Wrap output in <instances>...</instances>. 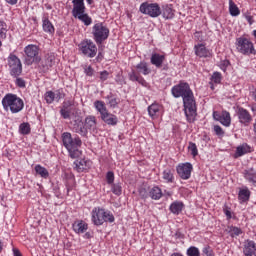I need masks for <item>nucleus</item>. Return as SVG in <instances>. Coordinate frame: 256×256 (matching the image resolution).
<instances>
[{
    "instance_id": "1",
    "label": "nucleus",
    "mask_w": 256,
    "mask_h": 256,
    "mask_svg": "<svg viewBox=\"0 0 256 256\" xmlns=\"http://www.w3.org/2000/svg\"><path fill=\"white\" fill-rule=\"evenodd\" d=\"M171 93L175 99L182 97L186 119L189 123H193L195 117H197V104L189 83L180 82L178 85L172 87Z\"/></svg>"
},
{
    "instance_id": "2",
    "label": "nucleus",
    "mask_w": 256,
    "mask_h": 256,
    "mask_svg": "<svg viewBox=\"0 0 256 256\" xmlns=\"http://www.w3.org/2000/svg\"><path fill=\"white\" fill-rule=\"evenodd\" d=\"M62 143L64 147H66L71 159H77V157H81V151L79 150V147H81L83 142L79 136L73 138L71 133L64 132L62 134Z\"/></svg>"
},
{
    "instance_id": "3",
    "label": "nucleus",
    "mask_w": 256,
    "mask_h": 256,
    "mask_svg": "<svg viewBox=\"0 0 256 256\" xmlns=\"http://www.w3.org/2000/svg\"><path fill=\"white\" fill-rule=\"evenodd\" d=\"M2 107L4 111H11L13 114L21 113L25 107V102L17 94L8 93L2 99Z\"/></svg>"
},
{
    "instance_id": "4",
    "label": "nucleus",
    "mask_w": 256,
    "mask_h": 256,
    "mask_svg": "<svg viewBox=\"0 0 256 256\" xmlns=\"http://www.w3.org/2000/svg\"><path fill=\"white\" fill-rule=\"evenodd\" d=\"M92 35L96 45H102L103 41L109 39V28L102 22H98L92 27Z\"/></svg>"
},
{
    "instance_id": "5",
    "label": "nucleus",
    "mask_w": 256,
    "mask_h": 256,
    "mask_svg": "<svg viewBox=\"0 0 256 256\" xmlns=\"http://www.w3.org/2000/svg\"><path fill=\"white\" fill-rule=\"evenodd\" d=\"M235 46L238 53H241L242 55H256L255 46L249 38L244 36L237 38Z\"/></svg>"
},
{
    "instance_id": "6",
    "label": "nucleus",
    "mask_w": 256,
    "mask_h": 256,
    "mask_svg": "<svg viewBox=\"0 0 256 256\" xmlns=\"http://www.w3.org/2000/svg\"><path fill=\"white\" fill-rule=\"evenodd\" d=\"M78 47L82 55L88 57V59H93V57L97 56V45L91 39L81 41Z\"/></svg>"
},
{
    "instance_id": "7",
    "label": "nucleus",
    "mask_w": 256,
    "mask_h": 256,
    "mask_svg": "<svg viewBox=\"0 0 256 256\" xmlns=\"http://www.w3.org/2000/svg\"><path fill=\"white\" fill-rule=\"evenodd\" d=\"M8 67L11 77H19L23 73V64L17 55L11 53L8 56Z\"/></svg>"
},
{
    "instance_id": "8",
    "label": "nucleus",
    "mask_w": 256,
    "mask_h": 256,
    "mask_svg": "<svg viewBox=\"0 0 256 256\" xmlns=\"http://www.w3.org/2000/svg\"><path fill=\"white\" fill-rule=\"evenodd\" d=\"M139 11L143 15L157 18L161 15V6H159L157 3L144 2L140 5Z\"/></svg>"
},
{
    "instance_id": "9",
    "label": "nucleus",
    "mask_w": 256,
    "mask_h": 256,
    "mask_svg": "<svg viewBox=\"0 0 256 256\" xmlns=\"http://www.w3.org/2000/svg\"><path fill=\"white\" fill-rule=\"evenodd\" d=\"M25 63L31 65L32 63H39L41 58L39 57V47L37 45L30 44L24 48Z\"/></svg>"
},
{
    "instance_id": "10",
    "label": "nucleus",
    "mask_w": 256,
    "mask_h": 256,
    "mask_svg": "<svg viewBox=\"0 0 256 256\" xmlns=\"http://www.w3.org/2000/svg\"><path fill=\"white\" fill-rule=\"evenodd\" d=\"M55 65V54L48 53L44 58L38 62V72L39 73H48V71Z\"/></svg>"
},
{
    "instance_id": "11",
    "label": "nucleus",
    "mask_w": 256,
    "mask_h": 256,
    "mask_svg": "<svg viewBox=\"0 0 256 256\" xmlns=\"http://www.w3.org/2000/svg\"><path fill=\"white\" fill-rule=\"evenodd\" d=\"M236 115L238 117L240 125H243L244 127H249V125H251V122L253 121V116H251V113L248 112L247 109L238 106L236 110Z\"/></svg>"
},
{
    "instance_id": "12",
    "label": "nucleus",
    "mask_w": 256,
    "mask_h": 256,
    "mask_svg": "<svg viewBox=\"0 0 256 256\" xmlns=\"http://www.w3.org/2000/svg\"><path fill=\"white\" fill-rule=\"evenodd\" d=\"M105 209L100 208V207H95L92 210V222L96 226L103 225L105 223Z\"/></svg>"
},
{
    "instance_id": "13",
    "label": "nucleus",
    "mask_w": 256,
    "mask_h": 256,
    "mask_svg": "<svg viewBox=\"0 0 256 256\" xmlns=\"http://www.w3.org/2000/svg\"><path fill=\"white\" fill-rule=\"evenodd\" d=\"M191 171H193V165L189 162L179 165L177 167V173L179 177L184 180L191 178Z\"/></svg>"
},
{
    "instance_id": "14",
    "label": "nucleus",
    "mask_w": 256,
    "mask_h": 256,
    "mask_svg": "<svg viewBox=\"0 0 256 256\" xmlns=\"http://www.w3.org/2000/svg\"><path fill=\"white\" fill-rule=\"evenodd\" d=\"M243 254L245 256H256V244L253 240H246L244 242Z\"/></svg>"
},
{
    "instance_id": "15",
    "label": "nucleus",
    "mask_w": 256,
    "mask_h": 256,
    "mask_svg": "<svg viewBox=\"0 0 256 256\" xmlns=\"http://www.w3.org/2000/svg\"><path fill=\"white\" fill-rule=\"evenodd\" d=\"M195 55L200 58L211 57V51L205 47V44H197L194 46Z\"/></svg>"
},
{
    "instance_id": "16",
    "label": "nucleus",
    "mask_w": 256,
    "mask_h": 256,
    "mask_svg": "<svg viewBox=\"0 0 256 256\" xmlns=\"http://www.w3.org/2000/svg\"><path fill=\"white\" fill-rule=\"evenodd\" d=\"M84 125L90 133H95L97 131V118L93 115H89L84 120Z\"/></svg>"
},
{
    "instance_id": "17",
    "label": "nucleus",
    "mask_w": 256,
    "mask_h": 256,
    "mask_svg": "<svg viewBox=\"0 0 256 256\" xmlns=\"http://www.w3.org/2000/svg\"><path fill=\"white\" fill-rule=\"evenodd\" d=\"M73 9L72 15L77 16L80 13H85V0H72Z\"/></svg>"
},
{
    "instance_id": "18",
    "label": "nucleus",
    "mask_w": 256,
    "mask_h": 256,
    "mask_svg": "<svg viewBox=\"0 0 256 256\" xmlns=\"http://www.w3.org/2000/svg\"><path fill=\"white\" fill-rule=\"evenodd\" d=\"M128 79L132 82L136 81L137 83H139V85H142V87H147V85H149L145 78H143V76L141 75H138L137 72H135V70L133 69L131 70V72L128 73Z\"/></svg>"
},
{
    "instance_id": "19",
    "label": "nucleus",
    "mask_w": 256,
    "mask_h": 256,
    "mask_svg": "<svg viewBox=\"0 0 256 256\" xmlns=\"http://www.w3.org/2000/svg\"><path fill=\"white\" fill-rule=\"evenodd\" d=\"M100 117L102 121L106 123V125L115 126L117 123H119V119L114 114L109 113V110L104 112V114Z\"/></svg>"
},
{
    "instance_id": "20",
    "label": "nucleus",
    "mask_w": 256,
    "mask_h": 256,
    "mask_svg": "<svg viewBox=\"0 0 256 256\" xmlns=\"http://www.w3.org/2000/svg\"><path fill=\"white\" fill-rule=\"evenodd\" d=\"M75 169L78 173H83V171H87L91 167V162L85 159L76 160L74 162Z\"/></svg>"
},
{
    "instance_id": "21",
    "label": "nucleus",
    "mask_w": 256,
    "mask_h": 256,
    "mask_svg": "<svg viewBox=\"0 0 256 256\" xmlns=\"http://www.w3.org/2000/svg\"><path fill=\"white\" fill-rule=\"evenodd\" d=\"M161 15L164 19H173V17H175V9H173V5H162Z\"/></svg>"
},
{
    "instance_id": "22",
    "label": "nucleus",
    "mask_w": 256,
    "mask_h": 256,
    "mask_svg": "<svg viewBox=\"0 0 256 256\" xmlns=\"http://www.w3.org/2000/svg\"><path fill=\"white\" fill-rule=\"evenodd\" d=\"M73 105V102L67 101L63 103V106L60 110V115L64 119H71V106Z\"/></svg>"
},
{
    "instance_id": "23",
    "label": "nucleus",
    "mask_w": 256,
    "mask_h": 256,
    "mask_svg": "<svg viewBox=\"0 0 256 256\" xmlns=\"http://www.w3.org/2000/svg\"><path fill=\"white\" fill-rule=\"evenodd\" d=\"M150 61L152 65H155V67L159 69L163 65V61H165V55L154 53L152 54Z\"/></svg>"
},
{
    "instance_id": "24",
    "label": "nucleus",
    "mask_w": 256,
    "mask_h": 256,
    "mask_svg": "<svg viewBox=\"0 0 256 256\" xmlns=\"http://www.w3.org/2000/svg\"><path fill=\"white\" fill-rule=\"evenodd\" d=\"M244 179H246L249 183H253L256 185V170L254 168H249L244 170Z\"/></svg>"
},
{
    "instance_id": "25",
    "label": "nucleus",
    "mask_w": 256,
    "mask_h": 256,
    "mask_svg": "<svg viewBox=\"0 0 256 256\" xmlns=\"http://www.w3.org/2000/svg\"><path fill=\"white\" fill-rule=\"evenodd\" d=\"M73 18L74 19H79V21L84 23V25H86L87 27H89V25H91L93 23V19H91L89 14H87L85 12H82L80 14L74 15Z\"/></svg>"
},
{
    "instance_id": "26",
    "label": "nucleus",
    "mask_w": 256,
    "mask_h": 256,
    "mask_svg": "<svg viewBox=\"0 0 256 256\" xmlns=\"http://www.w3.org/2000/svg\"><path fill=\"white\" fill-rule=\"evenodd\" d=\"M87 229H89V226L83 220L77 221L73 224V230L75 233H85Z\"/></svg>"
},
{
    "instance_id": "27",
    "label": "nucleus",
    "mask_w": 256,
    "mask_h": 256,
    "mask_svg": "<svg viewBox=\"0 0 256 256\" xmlns=\"http://www.w3.org/2000/svg\"><path fill=\"white\" fill-rule=\"evenodd\" d=\"M251 151V147L247 144H242L241 146H238L236 148V152L234 154L235 159L238 157H243V155H246V153H249Z\"/></svg>"
},
{
    "instance_id": "28",
    "label": "nucleus",
    "mask_w": 256,
    "mask_h": 256,
    "mask_svg": "<svg viewBox=\"0 0 256 256\" xmlns=\"http://www.w3.org/2000/svg\"><path fill=\"white\" fill-rule=\"evenodd\" d=\"M159 111H161V105L158 103H153L148 107V115H150L152 119L159 116Z\"/></svg>"
},
{
    "instance_id": "29",
    "label": "nucleus",
    "mask_w": 256,
    "mask_h": 256,
    "mask_svg": "<svg viewBox=\"0 0 256 256\" xmlns=\"http://www.w3.org/2000/svg\"><path fill=\"white\" fill-rule=\"evenodd\" d=\"M183 207H185V205L183 204V202H179V201H175L170 205V211L171 213H173L174 215H179V213H181V211H183Z\"/></svg>"
},
{
    "instance_id": "30",
    "label": "nucleus",
    "mask_w": 256,
    "mask_h": 256,
    "mask_svg": "<svg viewBox=\"0 0 256 256\" xmlns=\"http://www.w3.org/2000/svg\"><path fill=\"white\" fill-rule=\"evenodd\" d=\"M136 69L138 73H142V75H149L151 73V69H149V66L147 65V62L141 61L136 65Z\"/></svg>"
},
{
    "instance_id": "31",
    "label": "nucleus",
    "mask_w": 256,
    "mask_h": 256,
    "mask_svg": "<svg viewBox=\"0 0 256 256\" xmlns=\"http://www.w3.org/2000/svg\"><path fill=\"white\" fill-rule=\"evenodd\" d=\"M35 172L37 173V175H40V177H42V179H49V170H47V168L41 166V164H37L35 167Z\"/></svg>"
},
{
    "instance_id": "32",
    "label": "nucleus",
    "mask_w": 256,
    "mask_h": 256,
    "mask_svg": "<svg viewBox=\"0 0 256 256\" xmlns=\"http://www.w3.org/2000/svg\"><path fill=\"white\" fill-rule=\"evenodd\" d=\"M74 131L75 133H78L82 137H87V134L89 133L87 126H85V124L83 125V123L74 124Z\"/></svg>"
},
{
    "instance_id": "33",
    "label": "nucleus",
    "mask_w": 256,
    "mask_h": 256,
    "mask_svg": "<svg viewBox=\"0 0 256 256\" xmlns=\"http://www.w3.org/2000/svg\"><path fill=\"white\" fill-rule=\"evenodd\" d=\"M229 13L231 17H239L241 15V10H239V7L233 0H229Z\"/></svg>"
},
{
    "instance_id": "34",
    "label": "nucleus",
    "mask_w": 256,
    "mask_h": 256,
    "mask_svg": "<svg viewBox=\"0 0 256 256\" xmlns=\"http://www.w3.org/2000/svg\"><path fill=\"white\" fill-rule=\"evenodd\" d=\"M219 123L224 127H229L231 125V114L228 111H223Z\"/></svg>"
},
{
    "instance_id": "35",
    "label": "nucleus",
    "mask_w": 256,
    "mask_h": 256,
    "mask_svg": "<svg viewBox=\"0 0 256 256\" xmlns=\"http://www.w3.org/2000/svg\"><path fill=\"white\" fill-rule=\"evenodd\" d=\"M149 197L151 199H154L157 201L160 197H163V192L161 191V188L158 186H154L150 191H149Z\"/></svg>"
},
{
    "instance_id": "36",
    "label": "nucleus",
    "mask_w": 256,
    "mask_h": 256,
    "mask_svg": "<svg viewBox=\"0 0 256 256\" xmlns=\"http://www.w3.org/2000/svg\"><path fill=\"white\" fill-rule=\"evenodd\" d=\"M94 107H95L96 111H98V113H100V116L105 114L108 111L107 106L105 105V102H103L101 100H96L94 102Z\"/></svg>"
},
{
    "instance_id": "37",
    "label": "nucleus",
    "mask_w": 256,
    "mask_h": 256,
    "mask_svg": "<svg viewBox=\"0 0 256 256\" xmlns=\"http://www.w3.org/2000/svg\"><path fill=\"white\" fill-rule=\"evenodd\" d=\"M250 197H251V191H249V189H242L239 191L238 199L242 203L249 201Z\"/></svg>"
},
{
    "instance_id": "38",
    "label": "nucleus",
    "mask_w": 256,
    "mask_h": 256,
    "mask_svg": "<svg viewBox=\"0 0 256 256\" xmlns=\"http://www.w3.org/2000/svg\"><path fill=\"white\" fill-rule=\"evenodd\" d=\"M42 27L45 33H50V34L55 33V27H53V24L51 23V21L48 20V18L43 20Z\"/></svg>"
},
{
    "instance_id": "39",
    "label": "nucleus",
    "mask_w": 256,
    "mask_h": 256,
    "mask_svg": "<svg viewBox=\"0 0 256 256\" xmlns=\"http://www.w3.org/2000/svg\"><path fill=\"white\" fill-rule=\"evenodd\" d=\"M106 99L108 101L107 103H108L110 109H117V107L120 103L119 99L115 98L112 93H110V95H108L106 97Z\"/></svg>"
},
{
    "instance_id": "40",
    "label": "nucleus",
    "mask_w": 256,
    "mask_h": 256,
    "mask_svg": "<svg viewBox=\"0 0 256 256\" xmlns=\"http://www.w3.org/2000/svg\"><path fill=\"white\" fill-rule=\"evenodd\" d=\"M19 131L22 135H29L31 133V125L28 122H23L19 126Z\"/></svg>"
},
{
    "instance_id": "41",
    "label": "nucleus",
    "mask_w": 256,
    "mask_h": 256,
    "mask_svg": "<svg viewBox=\"0 0 256 256\" xmlns=\"http://www.w3.org/2000/svg\"><path fill=\"white\" fill-rule=\"evenodd\" d=\"M163 179L166 183H173V171L171 169H166L163 171Z\"/></svg>"
},
{
    "instance_id": "42",
    "label": "nucleus",
    "mask_w": 256,
    "mask_h": 256,
    "mask_svg": "<svg viewBox=\"0 0 256 256\" xmlns=\"http://www.w3.org/2000/svg\"><path fill=\"white\" fill-rule=\"evenodd\" d=\"M7 38V23L0 20V39Z\"/></svg>"
},
{
    "instance_id": "43",
    "label": "nucleus",
    "mask_w": 256,
    "mask_h": 256,
    "mask_svg": "<svg viewBox=\"0 0 256 256\" xmlns=\"http://www.w3.org/2000/svg\"><path fill=\"white\" fill-rule=\"evenodd\" d=\"M44 99H45L46 103H48L50 105L51 103H53V101H56L55 92L54 91H47L44 94Z\"/></svg>"
},
{
    "instance_id": "44",
    "label": "nucleus",
    "mask_w": 256,
    "mask_h": 256,
    "mask_svg": "<svg viewBox=\"0 0 256 256\" xmlns=\"http://www.w3.org/2000/svg\"><path fill=\"white\" fill-rule=\"evenodd\" d=\"M114 222H115V216H113V213L104 210V223H114Z\"/></svg>"
},
{
    "instance_id": "45",
    "label": "nucleus",
    "mask_w": 256,
    "mask_h": 256,
    "mask_svg": "<svg viewBox=\"0 0 256 256\" xmlns=\"http://www.w3.org/2000/svg\"><path fill=\"white\" fill-rule=\"evenodd\" d=\"M188 256H201V252H199V248L195 246H191L187 249Z\"/></svg>"
},
{
    "instance_id": "46",
    "label": "nucleus",
    "mask_w": 256,
    "mask_h": 256,
    "mask_svg": "<svg viewBox=\"0 0 256 256\" xmlns=\"http://www.w3.org/2000/svg\"><path fill=\"white\" fill-rule=\"evenodd\" d=\"M188 149L189 151H191V155L193 157H197L199 155V151L197 150V144L189 142Z\"/></svg>"
},
{
    "instance_id": "47",
    "label": "nucleus",
    "mask_w": 256,
    "mask_h": 256,
    "mask_svg": "<svg viewBox=\"0 0 256 256\" xmlns=\"http://www.w3.org/2000/svg\"><path fill=\"white\" fill-rule=\"evenodd\" d=\"M112 193H114V195H117V196L123 193V188L121 187L120 183L112 184Z\"/></svg>"
},
{
    "instance_id": "48",
    "label": "nucleus",
    "mask_w": 256,
    "mask_h": 256,
    "mask_svg": "<svg viewBox=\"0 0 256 256\" xmlns=\"http://www.w3.org/2000/svg\"><path fill=\"white\" fill-rule=\"evenodd\" d=\"M54 97H55L57 103H59V101H61V99H65V92H63V89H58L54 92Z\"/></svg>"
},
{
    "instance_id": "49",
    "label": "nucleus",
    "mask_w": 256,
    "mask_h": 256,
    "mask_svg": "<svg viewBox=\"0 0 256 256\" xmlns=\"http://www.w3.org/2000/svg\"><path fill=\"white\" fill-rule=\"evenodd\" d=\"M106 181L108 185H113V183L115 182V173H113V171L107 172Z\"/></svg>"
},
{
    "instance_id": "50",
    "label": "nucleus",
    "mask_w": 256,
    "mask_h": 256,
    "mask_svg": "<svg viewBox=\"0 0 256 256\" xmlns=\"http://www.w3.org/2000/svg\"><path fill=\"white\" fill-rule=\"evenodd\" d=\"M211 81L213 83H216V85H219V83H221V73L220 72H214L211 76Z\"/></svg>"
},
{
    "instance_id": "51",
    "label": "nucleus",
    "mask_w": 256,
    "mask_h": 256,
    "mask_svg": "<svg viewBox=\"0 0 256 256\" xmlns=\"http://www.w3.org/2000/svg\"><path fill=\"white\" fill-rule=\"evenodd\" d=\"M229 233L232 237H239L241 235V228L231 227Z\"/></svg>"
},
{
    "instance_id": "52",
    "label": "nucleus",
    "mask_w": 256,
    "mask_h": 256,
    "mask_svg": "<svg viewBox=\"0 0 256 256\" xmlns=\"http://www.w3.org/2000/svg\"><path fill=\"white\" fill-rule=\"evenodd\" d=\"M16 79L15 84L17 85V87H20V89H25L26 87V82L25 80H23V78H19V77H14Z\"/></svg>"
},
{
    "instance_id": "53",
    "label": "nucleus",
    "mask_w": 256,
    "mask_h": 256,
    "mask_svg": "<svg viewBox=\"0 0 256 256\" xmlns=\"http://www.w3.org/2000/svg\"><path fill=\"white\" fill-rule=\"evenodd\" d=\"M109 79V72L107 70L101 71L100 72V81L102 83H105Z\"/></svg>"
},
{
    "instance_id": "54",
    "label": "nucleus",
    "mask_w": 256,
    "mask_h": 256,
    "mask_svg": "<svg viewBox=\"0 0 256 256\" xmlns=\"http://www.w3.org/2000/svg\"><path fill=\"white\" fill-rule=\"evenodd\" d=\"M214 132L216 135H218V137H223V135H225L223 128H221V126H219V125L214 126Z\"/></svg>"
},
{
    "instance_id": "55",
    "label": "nucleus",
    "mask_w": 256,
    "mask_h": 256,
    "mask_svg": "<svg viewBox=\"0 0 256 256\" xmlns=\"http://www.w3.org/2000/svg\"><path fill=\"white\" fill-rule=\"evenodd\" d=\"M202 252L206 256H215V254L213 253V249H211L209 246H205Z\"/></svg>"
},
{
    "instance_id": "56",
    "label": "nucleus",
    "mask_w": 256,
    "mask_h": 256,
    "mask_svg": "<svg viewBox=\"0 0 256 256\" xmlns=\"http://www.w3.org/2000/svg\"><path fill=\"white\" fill-rule=\"evenodd\" d=\"M84 72L87 75V77H93V75L95 74V70L91 66L85 68Z\"/></svg>"
},
{
    "instance_id": "57",
    "label": "nucleus",
    "mask_w": 256,
    "mask_h": 256,
    "mask_svg": "<svg viewBox=\"0 0 256 256\" xmlns=\"http://www.w3.org/2000/svg\"><path fill=\"white\" fill-rule=\"evenodd\" d=\"M221 117H222V113H219V112H217V111H214V112H213V119H214L215 121H221Z\"/></svg>"
},
{
    "instance_id": "58",
    "label": "nucleus",
    "mask_w": 256,
    "mask_h": 256,
    "mask_svg": "<svg viewBox=\"0 0 256 256\" xmlns=\"http://www.w3.org/2000/svg\"><path fill=\"white\" fill-rule=\"evenodd\" d=\"M246 21H248L249 25H253L255 23V20H253V16L246 14L245 15Z\"/></svg>"
},
{
    "instance_id": "59",
    "label": "nucleus",
    "mask_w": 256,
    "mask_h": 256,
    "mask_svg": "<svg viewBox=\"0 0 256 256\" xmlns=\"http://www.w3.org/2000/svg\"><path fill=\"white\" fill-rule=\"evenodd\" d=\"M103 50H99V52H98V55H97V57H96V61L98 62V63H101L102 61H103Z\"/></svg>"
},
{
    "instance_id": "60",
    "label": "nucleus",
    "mask_w": 256,
    "mask_h": 256,
    "mask_svg": "<svg viewBox=\"0 0 256 256\" xmlns=\"http://www.w3.org/2000/svg\"><path fill=\"white\" fill-rule=\"evenodd\" d=\"M13 256H23V254H21V251H19V249L13 248Z\"/></svg>"
},
{
    "instance_id": "61",
    "label": "nucleus",
    "mask_w": 256,
    "mask_h": 256,
    "mask_svg": "<svg viewBox=\"0 0 256 256\" xmlns=\"http://www.w3.org/2000/svg\"><path fill=\"white\" fill-rule=\"evenodd\" d=\"M6 3H8V5H17V3L19 2V0H5Z\"/></svg>"
},
{
    "instance_id": "62",
    "label": "nucleus",
    "mask_w": 256,
    "mask_h": 256,
    "mask_svg": "<svg viewBox=\"0 0 256 256\" xmlns=\"http://www.w3.org/2000/svg\"><path fill=\"white\" fill-rule=\"evenodd\" d=\"M224 213H225L227 219H231L232 215H231V212L229 210L224 209Z\"/></svg>"
},
{
    "instance_id": "63",
    "label": "nucleus",
    "mask_w": 256,
    "mask_h": 256,
    "mask_svg": "<svg viewBox=\"0 0 256 256\" xmlns=\"http://www.w3.org/2000/svg\"><path fill=\"white\" fill-rule=\"evenodd\" d=\"M116 83H121V75L118 74L115 79Z\"/></svg>"
},
{
    "instance_id": "64",
    "label": "nucleus",
    "mask_w": 256,
    "mask_h": 256,
    "mask_svg": "<svg viewBox=\"0 0 256 256\" xmlns=\"http://www.w3.org/2000/svg\"><path fill=\"white\" fill-rule=\"evenodd\" d=\"M253 128H254V133H256V119H255V122L253 124Z\"/></svg>"
}]
</instances>
